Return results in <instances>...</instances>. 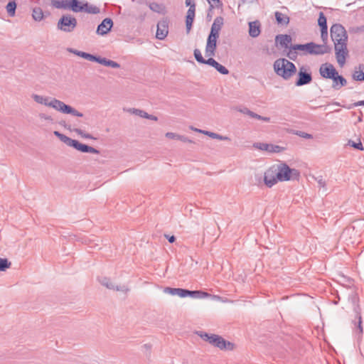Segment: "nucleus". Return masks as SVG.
<instances>
[{
	"mask_svg": "<svg viewBox=\"0 0 364 364\" xmlns=\"http://www.w3.org/2000/svg\"><path fill=\"white\" fill-rule=\"evenodd\" d=\"M50 5L53 8L69 10L74 13L86 12L97 14L100 11L98 7L90 5L88 2L80 0H51Z\"/></svg>",
	"mask_w": 364,
	"mask_h": 364,
	"instance_id": "f257e3e1",
	"label": "nucleus"
},
{
	"mask_svg": "<svg viewBox=\"0 0 364 364\" xmlns=\"http://www.w3.org/2000/svg\"><path fill=\"white\" fill-rule=\"evenodd\" d=\"M224 18L217 16L211 26L210 33L207 38L205 46V55L214 56L217 49V41L220 36V31L223 26Z\"/></svg>",
	"mask_w": 364,
	"mask_h": 364,
	"instance_id": "f03ea898",
	"label": "nucleus"
},
{
	"mask_svg": "<svg viewBox=\"0 0 364 364\" xmlns=\"http://www.w3.org/2000/svg\"><path fill=\"white\" fill-rule=\"evenodd\" d=\"M33 98L37 103L51 107L63 114H72L79 117H83V114L82 112H80L70 105H66L63 102L57 99H53L50 102H48V99L47 97H44L38 95H33Z\"/></svg>",
	"mask_w": 364,
	"mask_h": 364,
	"instance_id": "7ed1b4c3",
	"label": "nucleus"
},
{
	"mask_svg": "<svg viewBox=\"0 0 364 364\" xmlns=\"http://www.w3.org/2000/svg\"><path fill=\"white\" fill-rule=\"evenodd\" d=\"M198 335L205 341L208 342L214 347L218 348L220 350H233L234 343L226 341L222 336L213 333H208L203 331H198Z\"/></svg>",
	"mask_w": 364,
	"mask_h": 364,
	"instance_id": "20e7f679",
	"label": "nucleus"
},
{
	"mask_svg": "<svg viewBox=\"0 0 364 364\" xmlns=\"http://www.w3.org/2000/svg\"><path fill=\"white\" fill-rule=\"evenodd\" d=\"M274 69L277 75L284 80L289 79L296 73V65L285 58H279L274 63Z\"/></svg>",
	"mask_w": 364,
	"mask_h": 364,
	"instance_id": "39448f33",
	"label": "nucleus"
},
{
	"mask_svg": "<svg viewBox=\"0 0 364 364\" xmlns=\"http://www.w3.org/2000/svg\"><path fill=\"white\" fill-rule=\"evenodd\" d=\"M274 166L279 181L299 180L300 172L297 169L290 168L285 162H280Z\"/></svg>",
	"mask_w": 364,
	"mask_h": 364,
	"instance_id": "423d86ee",
	"label": "nucleus"
},
{
	"mask_svg": "<svg viewBox=\"0 0 364 364\" xmlns=\"http://www.w3.org/2000/svg\"><path fill=\"white\" fill-rule=\"evenodd\" d=\"M77 21L71 14H64L57 23V28L65 33L73 32L77 27Z\"/></svg>",
	"mask_w": 364,
	"mask_h": 364,
	"instance_id": "0eeeda50",
	"label": "nucleus"
},
{
	"mask_svg": "<svg viewBox=\"0 0 364 364\" xmlns=\"http://www.w3.org/2000/svg\"><path fill=\"white\" fill-rule=\"evenodd\" d=\"M331 37L334 43L348 42V34L345 28L340 23L333 24L330 29Z\"/></svg>",
	"mask_w": 364,
	"mask_h": 364,
	"instance_id": "6e6552de",
	"label": "nucleus"
},
{
	"mask_svg": "<svg viewBox=\"0 0 364 364\" xmlns=\"http://www.w3.org/2000/svg\"><path fill=\"white\" fill-rule=\"evenodd\" d=\"M68 146H72L82 153H94L99 154L100 151L94 147L90 146L87 144H82L79 141L73 139L72 138H59Z\"/></svg>",
	"mask_w": 364,
	"mask_h": 364,
	"instance_id": "1a4fd4ad",
	"label": "nucleus"
},
{
	"mask_svg": "<svg viewBox=\"0 0 364 364\" xmlns=\"http://www.w3.org/2000/svg\"><path fill=\"white\" fill-rule=\"evenodd\" d=\"M335 54L338 65L342 67L346 63L348 55L347 42L334 43Z\"/></svg>",
	"mask_w": 364,
	"mask_h": 364,
	"instance_id": "9d476101",
	"label": "nucleus"
},
{
	"mask_svg": "<svg viewBox=\"0 0 364 364\" xmlns=\"http://www.w3.org/2000/svg\"><path fill=\"white\" fill-rule=\"evenodd\" d=\"M348 300L352 304V305L353 306V311L355 313L356 317L358 319L357 327H358L359 333L362 334L363 332V326H362V317H361V314H360V308L358 304L359 297H358V294L356 292H352L348 296Z\"/></svg>",
	"mask_w": 364,
	"mask_h": 364,
	"instance_id": "9b49d317",
	"label": "nucleus"
},
{
	"mask_svg": "<svg viewBox=\"0 0 364 364\" xmlns=\"http://www.w3.org/2000/svg\"><path fill=\"white\" fill-rule=\"evenodd\" d=\"M312 79L311 73L307 71L304 66H301L299 70L295 85L301 87L308 85L311 82Z\"/></svg>",
	"mask_w": 364,
	"mask_h": 364,
	"instance_id": "f8f14e48",
	"label": "nucleus"
},
{
	"mask_svg": "<svg viewBox=\"0 0 364 364\" xmlns=\"http://www.w3.org/2000/svg\"><path fill=\"white\" fill-rule=\"evenodd\" d=\"M277 176H278L277 172L275 166L273 165L264 172V184L267 187L272 188L278 181H279V179H277Z\"/></svg>",
	"mask_w": 364,
	"mask_h": 364,
	"instance_id": "ddd939ff",
	"label": "nucleus"
},
{
	"mask_svg": "<svg viewBox=\"0 0 364 364\" xmlns=\"http://www.w3.org/2000/svg\"><path fill=\"white\" fill-rule=\"evenodd\" d=\"M253 146L255 149L266 151L269 153H280L287 149L285 146L275 145L272 144H267V143H254Z\"/></svg>",
	"mask_w": 364,
	"mask_h": 364,
	"instance_id": "4468645a",
	"label": "nucleus"
},
{
	"mask_svg": "<svg viewBox=\"0 0 364 364\" xmlns=\"http://www.w3.org/2000/svg\"><path fill=\"white\" fill-rule=\"evenodd\" d=\"M168 20L167 18H164L157 23V30L156 37L159 40H164L168 33Z\"/></svg>",
	"mask_w": 364,
	"mask_h": 364,
	"instance_id": "2eb2a0df",
	"label": "nucleus"
},
{
	"mask_svg": "<svg viewBox=\"0 0 364 364\" xmlns=\"http://www.w3.org/2000/svg\"><path fill=\"white\" fill-rule=\"evenodd\" d=\"M337 72L335 67L329 63H323L319 68L321 76L325 79L331 80Z\"/></svg>",
	"mask_w": 364,
	"mask_h": 364,
	"instance_id": "dca6fc26",
	"label": "nucleus"
},
{
	"mask_svg": "<svg viewBox=\"0 0 364 364\" xmlns=\"http://www.w3.org/2000/svg\"><path fill=\"white\" fill-rule=\"evenodd\" d=\"M113 27V21L110 18H105L97 26L96 33L98 35L104 36L107 34Z\"/></svg>",
	"mask_w": 364,
	"mask_h": 364,
	"instance_id": "f3484780",
	"label": "nucleus"
},
{
	"mask_svg": "<svg viewBox=\"0 0 364 364\" xmlns=\"http://www.w3.org/2000/svg\"><path fill=\"white\" fill-rule=\"evenodd\" d=\"M292 38L288 34H278L275 37V44L277 47L284 48L285 49L290 48Z\"/></svg>",
	"mask_w": 364,
	"mask_h": 364,
	"instance_id": "a211bd4d",
	"label": "nucleus"
},
{
	"mask_svg": "<svg viewBox=\"0 0 364 364\" xmlns=\"http://www.w3.org/2000/svg\"><path fill=\"white\" fill-rule=\"evenodd\" d=\"M312 55H323L326 53H330L332 50L331 47L324 43L322 45L316 44L314 42H311Z\"/></svg>",
	"mask_w": 364,
	"mask_h": 364,
	"instance_id": "6ab92c4d",
	"label": "nucleus"
},
{
	"mask_svg": "<svg viewBox=\"0 0 364 364\" xmlns=\"http://www.w3.org/2000/svg\"><path fill=\"white\" fill-rule=\"evenodd\" d=\"M195 13L196 9H194L193 6H191V7L188 9L186 16V28L187 33H189L192 28L193 23L195 18Z\"/></svg>",
	"mask_w": 364,
	"mask_h": 364,
	"instance_id": "aec40b11",
	"label": "nucleus"
},
{
	"mask_svg": "<svg viewBox=\"0 0 364 364\" xmlns=\"http://www.w3.org/2000/svg\"><path fill=\"white\" fill-rule=\"evenodd\" d=\"M249 30L248 33L252 38H257L261 33V23L259 21L256 20L251 21L248 23Z\"/></svg>",
	"mask_w": 364,
	"mask_h": 364,
	"instance_id": "412c9836",
	"label": "nucleus"
},
{
	"mask_svg": "<svg viewBox=\"0 0 364 364\" xmlns=\"http://www.w3.org/2000/svg\"><path fill=\"white\" fill-rule=\"evenodd\" d=\"M331 80L333 81L332 87L336 90L346 86L347 84L346 78L343 75H339L338 72Z\"/></svg>",
	"mask_w": 364,
	"mask_h": 364,
	"instance_id": "4be33fe9",
	"label": "nucleus"
},
{
	"mask_svg": "<svg viewBox=\"0 0 364 364\" xmlns=\"http://www.w3.org/2000/svg\"><path fill=\"white\" fill-rule=\"evenodd\" d=\"M129 112L130 113L135 114L136 116H139L141 118H145V119L154 120V121H157V119H158L157 117L152 115V114H149L142 109L132 108V109H129Z\"/></svg>",
	"mask_w": 364,
	"mask_h": 364,
	"instance_id": "5701e85b",
	"label": "nucleus"
},
{
	"mask_svg": "<svg viewBox=\"0 0 364 364\" xmlns=\"http://www.w3.org/2000/svg\"><path fill=\"white\" fill-rule=\"evenodd\" d=\"M274 16L277 23L279 26H287L289 23V17L280 11H275Z\"/></svg>",
	"mask_w": 364,
	"mask_h": 364,
	"instance_id": "b1692460",
	"label": "nucleus"
},
{
	"mask_svg": "<svg viewBox=\"0 0 364 364\" xmlns=\"http://www.w3.org/2000/svg\"><path fill=\"white\" fill-rule=\"evenodd\" d=\"M352 77L355 81H364V64H359L355 68Z\"/></svg>",
	"mask_w": 364,
	"mask_h": 364,
	"instance_id": "393cba45",
	"label": "nucleus"
},
{
	"mask_svg": "<svg viewBox=\"0 0 364 364\" xmlns=\"http://www.w3.org/2000/svg\"><path fill=\"white\" fill-rule=\"evenodd\" d=\"M211 295L208 292L200 291V290H188L186 289V297L190 296L192 298L196 299H205L210 296Z\"/></svg>",
	"mask_w": 364,
	"mask_h": 364,
	"instance_id": "a878e982",
	"label": "nucleus"
},
{
	"mask_svg": "<svg viewBox=\"0 0 364 364\" xmlns=\"http://www.w3.org/2000/svg\"><path fill=\"white\" fill-rule=\"evenodd\" d=\"M290 48L296 51H306L307 53L312 55L311 42L305 44H293L291 45Z\"/></svg>",
	"mask_w": 364,
	"mask_h": 364,
	"instance_id": "bb28decb",
	"label": "nucleus"
},
{
	"mask_svg": "<svg viewBox=\"0 0 364 364\" xmlns=\"http://www.w3.org/2000/svg\"><path fill=\"white\" fill-rule=\"evenodd\" d=\"M164 292L171 295H178L181 298H184L186 294V289L166 287Z\"/></svg>",
	"mask_w": 364,
	"mask_h": 364,
	"instance_id": "cd10ccee",
	"label": "nucleus"
},
{
	"mask_svg": "<svg viewBox=\"0 0 364 364\" xmlns=\"http://www.w3.org/2000/svg\"><path fill=\"white\" fill-rule=\"evenodd\" d=\"M46 17L41 7H34L32 10V18L35 21H41Z\"/></svg>",
	"mask_w": 364,
	"mask_h": 364,
	"instance_id": "c85d7f7f",
	"label": "nucleus"
},
{
	"mask_svg": "<svg viewBox=\"0 0 364 364\" xmlns=\"http://www.w3.org/2000/svg\"><path fill=\"white\" fill-rule=\"evenodd\" d=\"M16 1L15 0H10L7 5L6 6L7 14L10 17H14L16 15Z\"/></svg>",
	"mask_w": 364,
	"mask_h": 364,
	"instance_id": "c756f323",
	"label": "nucleus"
},
{
	"mask_svg": "<svg viewBox=\"0 0 364 364\" xmlns=\"http://www.w3.org/2000/svg\"><path fill=\"white\" fill-rule=\"evenodd\" d=\"M99 64L103 65L107 67H110L112 68H119L120 65L112 60L107 59L106 58L100 57Z\"/></svg>",
	"mask_w": 364,
	"mask_h": 364,
	"instance_id": "7c9ffc66",
	"label": "nucleus"
},
{
	"mask_svg": "<svg viewBox=\"0 0 364 364\" xmlns=\"http://www.w3.org/2000/svg\"><path fill=\"white\" fill-rule=\"evenodd\" d=\"M318 25L320 29H328L327 19L324 14L321 11L318 14Z\"/></svg>",
	"mask_w": 364,
	"mask_h": 364,
	"instance_id": "2f4dec72",
	"label": "nucleus"
},
{
	"mask_svg": "<svg viewBox=\"0 0 364 364\" xmlns=\"http://www.w3.org/2000/svg\"><path fill=\"white\" fill-rule=\"evenodd\" d=\"M149 9L158 14H164L165 11V6L163 4H159L156 2L151 3L149 4Z\"/></svg>",
	"mask_w": 364,
	"mask_h": 364,
	"instance_id": "473e14b6",
	"label": "nucleus"
},
{
	"mask_svg": "<svg viewBox=\"0 0 364 364\" xmlns=\"http://www.w3.org/2000/svg\"><path fill=\"white\" fill-rule=\"evenodd\" d=\"M99 281L102 285L106 287L109 289H114L115 288V285L111 282L109 278L102 277L99 279Z\"/></svg>",
	"mask_w": 364,
	"mask_h": 364,
	"instance_id": "72a5a7b5",
	"label": "nucleus"
},
{
	"mask_svg": "<svg viewBox=\"0 0 364 364\" xmlns=\"http://www.w3.org/2000/svg\"><path fill=\"white\" fill-rule=\"evenodd\" d=\"M189 129H192V130H194L195 132H196L198 133H200V134H203L204 135H206L208 136H222L221 135H220L218 134H216L215 132H209V131H205V130H202V129H197V128H193V127H189Z\"/></svg>",
	"mask_w": 364,
	"mask_h": 364,
	"instance_id": "f704fd0d",
	"label": "nucleus"
},
{
	"mask_svg": "<svg viewBox=\"0 0 364 364\" xmlns=\"http://www.w3.org/2000/svg\"><path fill=\"white\" fill-rule=\"evenodd\" d=\"M210 4L209 11H211L214 8H222L223 4L220 0H207Z\"/></svg>",
	"mask_w": 364,
	"mask_h": 364,
	"instance_id": "c9c22d12",
	"label": "nucleus"
},
{
	"mask_svg": "<svg viewBox=\"0 0 364 364\" xmlns=\"http://www.w3.org/2000/svg\"><path fill=\"white\" fill-rule=\"evenodd\" d=\"M348 145H350V146H352L353 148L357 149V150H360V151H363L364 150V147L363 146V144L362 142L360 141V138H358V142H355L352 140H349L348 141Z\"/></svg>",
	"mask_w": 364,
	"mask_h": 364,
	"instance_id": "e433bc0d",
	"label": "nucleus"
},
{
	"mask_svg": "<svg viewBox=\"0 0 364 364\" xmlns=\"http://www.w3.org/2000/svg\"><path fill=\"white\" fill-rule=\"evenodd\" d=\"M11 263L6 258H0V271H5L9 268Z\"/></svg>",
	"mask_w": 364,
	"mask_h": 364,
	"instance_id": "4c0bfd02",
	"label": "nucleus"
},
{
	"mask_svg": "<svg viewBox=\"0 0 364 364\" xmlns=\"http://www.w3.org/2000/svg\"><path fill=\"white\" fill-rule=\"evenodd\" d=\"M214 68L222 75H228L229 70L224 65L220 64L218 62L215 65Z\"/></svg>",
	"mask_w": 364,
	"mask_h": 364,
	"instance_id": "58836bf2",
	"label": "nucleus"
},
{
	"mask_svg": "<svg viewBox=\"0 0 364 364\" xmlns=\"http://www.w3.org/2000/svg\"><path fill=\"white\" fill-rule=\"evenodd\" d=\"M193 55H194L196 60L198 63H199L200 64L203 63L205 58L203 57L201 52L199 49L196 48L193 51Z\"/></svg>",
	"mask_w": 364,
	"mask_h": 364,
	"instance_id": "ea45409f",
	"label": "nucleus"
},
{
	"mask_svg": "<svg viewBox=\"0 0 364 364\" xmlns=\"http://www.w3.org/2000/svg\"><path fill=\"white\" fill-rule=\"evenodd\" d=\"M288 49L289 50L286 53V55L291 60H296L298 56V53L296 52V50H291V48Z\"/></svg>",
	"mask_w": 364,
	"mask_h": 364,
	"instance_id": "a19ab883",
	"label": "nucleus"
},
{
	"mask_svg": "<svg viewBox=\"0 0 364 364\" xmlns=\"http://www.w3.org/2000/svg\"><path fill=\"white\" fill-rule=\"evenodd\" d=\"M100 57L101 56H100V55H92V54L87 53L85 60H87L91 62H96V63H99Z\"/></svg>",
	"mask_w": 364,
	"mask_h": 364,
	"instance_id": "79ce46f5",
	"label": "nucleus"
},
{
	"mask_svg": "<svg viewBox=\"0 0 364 364\" xmlns=\"http://www.w3.org/2000/svg\"><path fill=\"white\" fill-rule=\"evenodd\" d=\"M287 132L289 134L298 135L299 136H306V137L312 136V135L310 134H307V133L300 132V131H295L294 129H288Z\"/></svg>",
	"mask_w": 364,
	"mask_h": 364,
	"instance_id": "37998d69",
	"label": "nucleus"
},
{
	"mask_svg": "<svg viewBox=\"0 0 364 364\" xmlns=\"http://www.w3.org/2000/svg\"><path fill=\"white\" fill-rule=\"evenodd\" d=\"M209 58L208 59H205L203 64L208 65L213 68L215 67L216 63H218L214 58H213V56H208Z\"/></svg>",
	"mask_w": 364,
	"mask_h": 364,
	"instance_id": "c03bdc74",
	"label": "nucleus"
},
{
	"mask_svg": "<svg viewBox=\"0 0 364 364\" xmlns=\"http://www.w3.org/2000/svg\"><path fill=\"white\" fill-rule=\"evenodd\" d=\"M321 38L323 43L326 44L328 41V29H321Z\"/></svg>",
	"mask_w": 364,
	"mask_h": 364,
	"instance_id": "a18cd8bd",
	"label": "nucleus"
},
{
	"mask_svg": "<svg viewBox=\"0 0 364 364\" xmlns=\"http://www.w3.org/2000/svg\"><path fill=\"white\" fill-rule=\"evenodd\" d=\"M358 106H364V100H360L353 104L349 105L348 106H343V107L347 108L348 109H353L355 107Z\"/></svg>",
	"mask_w": 364,
	"mask_h": 364,
	"instance_id": "49530a36",
	"label": "nucleus"
},
{
	"mask_svg": "<svg viewBox=\"0 0 364 364\" xmlns=\"http://www.w3.org/2000/svg\"><path fill=\"white\" fill-rule=\"evenodd\" d=\"M74 132L81 136H92L90 134H85L80 129H74Z\"/></svg>",
	"mask_w": 364,
	"mask_h": 364,
	"instance_id": "de8ad7c7",
	"label": "nucleus"
},
{
	"mask_svg": "<svg viewBox=\"0 0 364 364\" xmlns=\"http://www.w3.org/2000/svg\"><path fill=\"white\" fill-rule=\"evenodd\" d=\"M247 114L249 116H250L251 117H252V118H256V119H262V116H260V115H259V114H256V113H255V112H252L250 110H247Z\"/></svg>",
	"mask_w": 364,
	"mask_h": 364,
	"instance_id": "09e8293b",
	"label": "nucleus"
},
{
	"mask_svg": "<svg viewBox=\"0 0 364 364\" xmlns=\"http://www.w3.org/2000/svg\"><path fill=\"white\" fill-rule=\"evenodd\" d=\"M113 290L116 291H125L127 292L129 291L128 288L126 287V286H115V288Z\"/></svg>",
	"mask_w": 364,
	"mask_h": 364,
	"instance_id": "8fccbe9b",
	"label": "nucleus"
},
{
	"mask_svg": "<svg viewBox=\"0 0 364 364\" xmlns=\"http://www.w3.org/2000/svg\"><path fill=\"white\" fill-rule=\"evenodd\" d=\"M186 6L191 7V6H193L194 9H196V3L194 0H186L185 1Z\"/></svg>",
	"mask_w": 364,
	"mask_h": 364,
	"instance_id": "3c124183",
	"label": "nucleus"
},
{
	"mask_svg": "<svg viewBox=\"0 0 364 364\" xmlns=\"http://www.w3.org/2000/svg\"><path fill=\"white\" fill-rule=\"evenodd\" d=\"M165 237L168 240L170 243H173L176 241V237L174 235H165Z\"/></svg>",
	"mask_w": 364,
	"mask_h": 364,
	"instance_id": "603ef678",
	"label": "nucleus"
},
{
	"mask_svg": "<svg viewBox=\"0 0 364 364\" xmlns=\"http://www.w3.org/2000/svg\"><path fill=\"white\" fill-rule=\"evenodd\" d=\"M87 54V53H86V52L79 50L77 53V55L85 59Z\"/></svg>",
	"mask_w": 364,
	"mask_h": 364,
	"instance_id": "864d4df0",
	"label": "nucleus"
},
{
	"mask_svg": "<svg viewBox=\"0 0 364 364\" xmlns=\"http://www.w3.org/2000/svg\"><path fill=\"white\" fill-rule=\"evenodd\" d=\"M165 136H168V137H171V136H181V135H177V134H175L172 132H167L166 134H165Z\"/></svg>",
	"mask_w": 364,
	"mask_h": 364,
	"instance_id": "5fc2aeb1",
	"label": "nucleus"
},
{
	"mask_svg": "<svg viewBox=\"0 0 364 364\" xmlns=\"http://www.w3.org/2000/svg\"><path fill=\"white\" fill-rule=\"evenodd\" d=\"M355 31L357 32H364V25L357 27Z\"/></svg>",
	"mask_w": 364,
	"mask_h": 364,
	"instance_id": "6e6d98bb",
	"label": "nucleus"
},
{
	"mask_svg": "<svg viewBox=\"0 0 364 364\" xmlns=\"http://www.w3.org/2000/svg\"><path fill=\"white\" fill-rule=\"evenodd\" d=\"M68 52H70L71 53H73V54H75L76 55H77V52L79 51V50H75L74 48H68Z\"/></svg>",
	"mask_w": 364,
	"mask_h": 364,
	"instance_id": "4d7b16f0",
	"label": "nucleus"
},
{
	"mask_svg": "<svg viewBox=\"0 0 364 364\" xmlns=\"http://www.w3.org/2000/svg\"><path fill=\"white\" fill-rule=\"evenodd\" d=\"M53 133L55 136H66L65 134L60 133L58 131H55Z\"/></svg>",
	"mask_w": 364,
	"mask_h": 364,
	"instance_id": "13d9d810",
	"label": "nucleus"
},
{
	"mask_svg": "<svg viewBox=\"0 0 364 364\" xmlns=\"http://www.w3.org/2000/svg\"><path fill=\"white\" fill-rule=\"evenodd\" d=\"M178 139H181V141L184 142H192L191 140H190L188 138L184 137V138H178Z\"/></svg>",
	"mask_w": 364,
	"mask_h": 364,
	"instance_id": "bf43d9fd",
	"label": "nucleus"
},
{
	"mask_svg": "<svg viewBox=\"0 0 364 364\" xmlns=\"http://www.w3.org/2000/svg\"><path fill=\"white\" fill-rule=\"evenodd\" d=\"M261 120H263V121H265V122H269L270 120V118L269 117H262V119H260Z\"/></svg>",
	"mask_w": 364,
	"mask_h": 364,
	"instance_id": "052dcab7",
	"label": "nucleus"
},
{
	"mask_svg": "<svg viewBox=\"0 0 364 364\" xmlns=\"http://www.w3.org/2000/svg\"><path fill=\"white\" fill-rule=\"evenodd\" d=\"M318 184L321 186H325V182L323 181L322 179L319 180L318 181Z\"/></svg>",
	"mask_w": 364,
	"mask_h": 364,
	"instance_id": "680f3d73",
	"label": "nucleus"
},
{
	"mask_svg": "<svg viewBox=\"0 0 364 364\" xmlns=\"http://www.w3.org/2000/svg\"><path fill=\"white\" fill-rule=\"evenodd\" d=\"M210 11H208V14H207V18H208V19H209V20H210V19H211V18H212V16L210 14Z\"/></svg>",
	"mask_w": 364,
	"mask_h": 364,
	"instance_id": "e2e57ef3",
	"label": "nucleus"
},
{
	"mask_svg": "<svg viewBox=\"0 0 364 364\" xmlns=\"http://www.w3.org/2000/svg\"><path fill=\"white\" fill-rule=\"evenodd\" d=\"M247 110H249L247 108H244V109L241 110V112L247 114Z\"/></svg>",
	"mask_w": 364,
	"mask_h": 364,
	"instance_id": "0e129e2a",
	"label": "nucleus"
},
{
	"mask_svg": "<svg viewBox=\"0 0 364 364\" xmlns=\"http://www.w3.org/2000/svg\"><path fill=\"white\" fill-rule=\"evenodd\" d=\"M360 116H359V117H358V121H359V122H361V121H362V116H363V113H362V112H361V111L360 112Z\"/></svg>",
	"mask_w": 364,
	"mask_h": 364,
	"instance_id": "69168bd1",
	"label": "nucleus"
},
{
	"mask_svg": "<svg viewBox=\"0 0 364 364\" xmlns=\"http://www.w3.org/2000/svg\"><path fill=\"white\" fill-rule=\"evenodd\" d=\"M45 15L47 16H49L50 15V13L49 11L44 12Z\"/></svg>",
	"mask_w": 364,
	"mask_h": 364,
	"instance_id": "338daca9",
	"label": "nucleus"
},
{
	"mask_svg": "<svg viewBox=\"0 0 364 364\" xmlns=\"http://www.w3.org/2000/svg\"><path fill=\"white\" fill-rule=\"evenodd\" d=\"M218 139H220V140H225V139H228L229 138L221 137V138H218Z\"/></svg>",
	"mask_w": 364,
	"mask_h": 364,
	"instance_id": "774afa93",
	"label": "nucleus"
}]
</instances>
